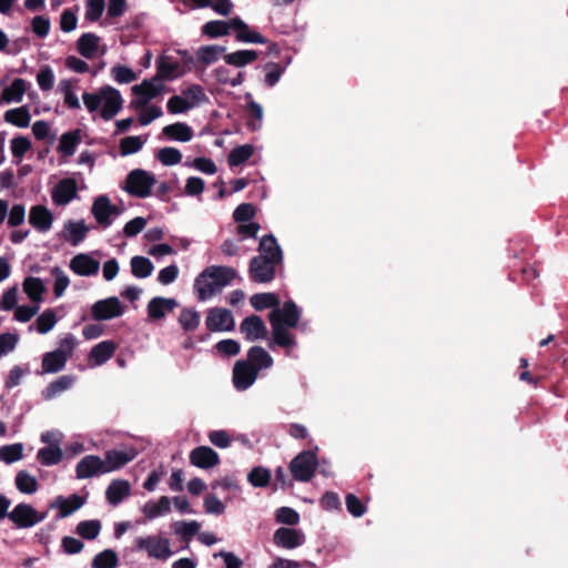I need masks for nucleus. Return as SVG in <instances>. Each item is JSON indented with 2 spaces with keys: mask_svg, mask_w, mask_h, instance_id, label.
Returning <instances> with one entry per match:
<instances>
[{
  "mask_svg": "<svg viewBox=\"0 0 568 568\" xmlns=\"http://www.w3.org/2000/svg\"><path fill=\"white\" fill-rule=\"evenodd\" d=\"M100 37L93 32L83 33L77 41V50L85 59L95 57L99 50Z\"/></svg>",
  "mask_w": 568,
  "mask_h": 568,
  "instance_id": "35",
  "label": "nucleus"
},
{
  "mask_svg": "<svg viewBox=\"0 0 568 568\" xmlns=\"http://www.w3.org/2000/svg\"><path fill=\"white\" fill-rule=\"evenodd\" d=\"M258 373L245 359L235 362L232 372V383L237 392L247 390L257 379Z\"/></svg>",
  "mask_w": 568,
  "mask_h": 568,
  "instance_id": "8",
  "label": "nucleus"
},
{
  "mask_svg": "<svg viewBox=\"0 0 568 568\" xmlns=\"http://www.w3.org/2000/svg\"><path fill=\"white\" fill-rule=\"evenodd\" d=\"M33 516L34 507L27 503H20L10 511V521L17 529L32 528L34 527Z\"/></svg>",
  "mask_w": 568,
  "mask_h": 568,
  "instance_id": "23",
  "label": "nucleus"
},
{
  "mask_svg": "<svg viewBox=\"0 0 568 568\" xmlns=\"http://www.w3.org/2000/svg\"><path fill=\"white\" fill-rule=\"evenodd\" d=\"M254 153V148L252 144H243L234 148L229 156L227 162L231 168L239 166L245 162H247Z\"/></svg>",
  "mask_w": 568,
  "mask_h": 568,
  "instance_id": "51",
  "label": "nucleus"
},
{
  "mask_svg": "<svg viewBox=\"0 0 568 568\" xmlns=\"http://www.w3.org/2000/svg\"><path fill=\"white\" fill-rule=\"evenodd\" d=\"M271 480V473L263 466H255L247 475V481L256 488L266 487Z\"/></svg>",
  "mask_w": 568,
  "mask_h": 568,
  "instance_id": "55",
  "label": "nucleus"
},
{
  "mask_svg": "<svg viewBox=\"0 0 568 568\" xmlns=\"http://www.w3.org/2000/svg\"><path fill=\"white\" fill-rule=\"evenodd\" d=\"M155 65L156 75L153 78L159 79V82H162L163 80H175L183 75L180 74V63L173 61L170 57L160 55L155 61Z\"/></svg>",
  "mask_w": 568,
  "mask_h": 568,
  "instance_id": "27",
  "label": "nucleus"
},
{
  "mask_svg": "<svg viewBox=\"0 0 568 568\" xmlns=\"http://www.w3.org/2000/svg\"><path fill=\"white\" fill-rule=\"evenodd\" d=\"M251 305L255 311L266 308H276L280 306V298L275 293H256L250 298Z\"/></svg>",
  "mask_w": 568,
  "mask_h": 568,
  "instance_id": "47",
  "label": "nucleus"
},
{
  "mask_svg": "<svg viewBox=\"0 0 568 568\" xmlns=\"http://www.w3.org/2000/svg\"><path fill=\"white\" fill-rule=\"evenodd\" d=\"M302 315V310L292 300L285 301L283 306L273 310L268 320L271 325L281 324L285 327L294 328L297 326Z\"/></svg>",
  "mask_w": 568,
  "mask_h": 568,
  "instance_id": "6",
  "label": "nucleus"
},
{
  "mask_svg": "<svg viewBox=\"0 0 568 568\" xmlns=\"http://www.w3.org/2000/svg\"><path fill=\"white\" fill-rule=\"evenodd\" d=\"M245 361H247L257 373L262 369L271 368L274 364L270 353L258 345H254L247 351V358Z\"/></svg>",
  "mask_w": 568,
  "mask_h": 568,
  "instance_id": "30",
  "label": "nucleus"
},
{
  "mask_svg": "<svg viewBox=\"0 0 568 568\" xmlns=\"http://www.w3.org/2000/svg\"><path fill=\"white\" fill-rule=\"evenodd\" d=\"M102 529V524L99 519H89L80 521L75 527V534L85 540L95 539Z\"/></svg>",
  "mask_w": 568,
  "mask_h": 568,
  "instance_id": "48",
  "label": "nucleus"
},
{
  "mask_svg": "<svg viewBox=\"0 0 568 568\" xmlns=\"http://www.w3.org/2000/svg\"><path fill=\"white\" fill-rule=\"evenodd\" d=\"M124 307L118 296H110L97 301L91 306V314L94 321H110L123 315Z\"/></svg>",
  "mask_w": 568,
  "mask_h": 568,
  "instance_id": "7",
  "label": "nucleus"
},
{
  "mask_svg": "<svg viewBox=\"0 0 568 568\" xmlns=\"http://www.w3.org/2000/svg\"><path fill=\"white\" fill-rule=\"evenodd\" d=\"M277 265L264 255L253 256L248 265L251 281L258 284L272 282L275 278Z\"/></svg>",
  "mask_w": 568,
  "mask_h": 568,
  "instance_id": "5",
  "label": "nucleus"
},
{
  "mask_svg": "<svg viewBox=\"0 0 568 568\" xmlns=\"http://www.w3.org/2000/svg\"><path fill=\"white\" fill-rule=\"evenodd\" d=\"M155 183L156 179L153 173L143 169H134L128 173L122 189L132 196L146 199L152 194Z\"/></svg>",
  "mask_w": 568,
  "mask_h": 568,
  "instance_id": "2",
  "label": "nucleus"
},
{
  "mask_svg": "<svg viewBox=\"0 0 568 568\" xmlns=\"http://www.w3.org/2000/svg\"><path fill=\"white\" fill-rule=\"evenodd\" d=\"M78 195L77 181L72 178L60 180L51 192L55 205H67Z\"/></svg>",
  "mask_w": 568,
  "mask_h": 568,
  "instance_id": "18",
  "label": "nucleus"
},
{
  "mask_svg": "<svg viewBox=\"0 0 568 568\" xmlns=\"http://www.w3.org/2000/svg\"><path fill=\"white\" fill-rule=\"evenodd\" d=\"M89 226L85 224L84 220L73 221L69 220L64 223L63 230L61 232V237L70 243L72 246H78L82 243L89 232Z\"/></svg>",
  "mask_w": 568,
  "mask_h": 568,
  "instance_id": "20",
  "label": "nucleus"
},
{
  "mask_svg": "<svg viewBox=\"0 0 568 568\" xmlns=\"http://www.w3.org/2000/svg\"><path fill=\"white\" fill-rule=\"evenodd\" d=\"M74 382V377L71 375H62L55 381L51 382L43 390L42 397L45 400L54 398L58 394L69 389Z\"/></svg>",
  "mask_w": 568,
  "mask_h": 568,
  "instance_id": "42",
  "label": "nucleus"
},
{
  "mask_svg": "<svg viewBox=\"0 0 568 568\" xmlns=\"http://www.w3.org/2000/svg\"><path fill=\"white\" fill-rule=\"evenodd\" d=\"M111 74L115 82L128 84L136 80V73L129 67L116 64L111 69Z\"/></svg>",
  "mask_w": 568,
  "mask_h": 568,
  "instance_id": "63",
  "label": "nucleus"
},
{
  "mask_svg": "<svg viewBox=\"0 0 568 568\" xmlns=\"http://www.w3.org/2000/svg\"><path fill=\"white\" fill-rule=\"evenodd\" d=\"M29 83L22 78H16L0 94V103H19L22 101Z\"/></svg>",
  "mask_w": 568,
  "mask_h": 568,
  "instance_id": "33",
  "label": "nucleus"
},
{
  "mask_svg": "<svg viewBox=\"0 0 568 568\" xmlns=\"http://www.w3.org/2000/svg\"><path fill=\"white\" fill-rule=\"evenodd\" d=\"M31 141L24 135H18L11 140L10 150L16 162L22 161L24 154L30 150Z\"/></svg>",
  "mask_w": 568,
  "mask_h": 568,
  "instance_id": "59",
  "label": "nucleus"
},
{
  "mask_svg": "<svg viewBox=\"0 0 568 568\" xmlns=\"http://www.w3.org/2000/svg\"><path fill=\"white\" fill-rule=\"evenodd\" d=\"M287 328L288 327H285L281 324L272 325L273 342L275 345L283 348L296 347L297 341L295 336L288 332Z\"/></svg>",
  "mask_w": 568,
  "mask_h": 568,
  "instance_id": "43",
  "label": "nucleus"
},
{
  "mask_svg": "<svg viewBox=\"0 0 568 568\" xmlns=\"http://www.w3.org/2000/svg\"><path fill=\"white\" fill-rule=\"evenodd\" d=\"M201 524L196 520L185 521L178 520L172 524L173 532L185 542H190L200 531Z\"/></svg>",
  "mask_w": 568,
  "mask_h": 568,
  "instance_id": "40",
  "label": "nucleus"
},
{
  "mask_svg": "<svg viewBox=\"0 0 568 568\" xmlns=\"http://www.w3.org/2000/svg\"><path fill=\"white\" fill-rule=\"evenodd\" d=\"M23 293L34 304L40 305L43 302L45 284L40 277L27 276L22 282Z\"/></svg>",
  "mask_w": 568,
  "mask_h": 568,
  "instance_id": "34",
  "label": "nucleus"
},
{
  "mask_svg": "<svg viewBox=\"0 0 568 568\" xmlns=\"http://www.w3.org/2000/svg\"><path fill=\"white\" fill-rule=\"evenodd\" d=\"M37 459L42 466L58 465L63 459L60 440L53 439V444L40 448L37 453Z\"/></svg>",
  "mask_w": 568,
  "mask_h": 568,
  "instance_id": "31",
  "label": "nucleus"
},
{
  "mask_svg": "<svg viewBox=\"0 0 568 568\" xmlns=\"http://www.w3.org/2000/svg\"><path fill=\"white\" fill-rule=\"evenodd\" d=\"M135 549L144 550L150 558L158 560H166L174 554L170 548V540L159 536L138 537Z\"/></svg>",
  "mask_w": 568,
  "mask_h": 568,
  "instance_id": "4",
  "label": "nucleus"
},
{
  "mask_svg": "<svg viewBox=\"0 0 568 568\" xmlns=\"http://www.w3.org/2000/svg\"><path fill=\"white\" fill-rule=\"evenodd\" d=\"M131 491V485L125 479H114L110 483L105 491L108 503L114 507L120 505Z\"/></svg>",
  "mask_w": 568,
  "mask_h": 568,
  "instance_id": "28",
  "label": "nucleus"
},
{
  "mask_svg": "<svg viewBox=\"0 0 568 568\" xmlns=\"http://www.w3.org/2000/svg\"><path fill=\"white\" fill-rule=\"evenodd\" d=\"M148 141V136L130 135L125 136L120 141V154L128 156L138 153L142 150L143 145Z\"/></svg>",
  "mask_w": 568,
  "mask_h": 568,
  "instance_id": "50",
  "label": "nucleus"
},
{
  "mask_svg": "<svg viewBox=\"0 0 568 568\" xmlns=\"http://www.w3.org/2000/svg\"><path fill=\"white\" fill-rule=\"evenodd\" d=\"M237 272L231 266L211 265L194 280L193 288L200 302L211 300L219 290L232 283Z\"/></svg>",
  "mask_w": 568,
  "mask_h": 568,
  "instance_id": "1",
  "label": "nucleus"
},
{
  "mask_svg": "<svg viewBox=\"0 0 568 568\" xmlns=\"http://www.w3.org/2000/svg\"><path fill=\"white\" fill-rule=\"evenodd\" d=\"M154 270L152 261L145 256L135 255L131 258V272L136 278L149 277Z\"/></svg>",
  "mask_w": 568,
  "mask_h": 568,
  "instance_id": "46",
  "label": "nucleus"
},
{
  "mask_svg": "<svg viewBox=\"0 0 568 568\" xmlns=\"http://www.w3.org/2000/svg\"><path fill=\"white\" fill-rule=\"evenodd\" d=\"M139 452L135 447L129 446L125 449H111L105 453V469L106 473L118 470L132 462Z\"/></svg>",
  "mask_w": 568,
  "mask_h": 568,
  "instance_id": "16",
  "label": "nucleus"
},
{
  "mask_svg": "<svg viewBox=\"0 0 568 568\" xmlns=\"http://www.w3.org/2000/svg\"><path fill=\"white\" fill-rule=\"evenodd\" d=\"M318 466V458L313 450H303L290 463V470L295 480L306 483L312 479Z\"/></svg>",
  "mask_w": 568,
  "mask_h": 568,
  "instance_id": "3",
  "label": "nucleus"
},
{
  "mask_svg": "<svg viewBox=\"0 0 568 568\" xmlns=\"http://www.w3.org/2000/svg\"><path fill=\"white\" fill-rule=\"evenodd\" d=\"M205 326L210 332H231L235 327V320L230 310L213 307L207 312Z\"/></svg>",
  "mask_w": 568,
  "mask_h": 568,
  "instance_id": "9",
  "label": "nucleus"
},
{
  "mask_svg": "<svg viewBox=\"0 0 568 568\" xmlns=\"http://www.w3.org/2000/svg\"><path fill=\"white\" fill-rule=\"evenodd\" d=\"M52 212L44 205H34L29 211V223L39 232H48L53 223Z\"/></svg>",
  "mask_w": 568,
  "mask_h": 568,
  "instance_id": "26",
  "label": "nucleus"
},
{
  "mask_svg": "<svg viewBox=\"0 0 568 568\" xmlns=\"http://www.w3.org/2000/svg\"><path fill=\"white\" fill-rule=\"evenodd\" d=\"M87 503V497L72 494L69 497L62 495L57 496L49 505L51 509H58L55 520H60L71 516Z\"/></svg>",
  "mask_w": 568,
  "mask_h": 568,
  "instance_id": "11",
  "label": "nucleus"
},
{
  "mask_svg": "<svg viewBox=\"0 0 568 568\" xmlns=\"http://www.w3.org/2000/svg\"><path fill=\"white\" fill-rule=\"evenodd\" d=\"M240 332L244 335L245 341L254 342L266 337L267 327L261 316L252 314L241 322Z\"/></svg>",
  "mask_w": 568,
  "mask_h": 568,
  "instance_id": "14",
  "label": "nucleus"
},
{
  "mask_svg": "<svg viewBox=\"0 0 568 568\" xmlns=\"http://www.w3.org/2000/svg\"><path fill=\"white\" fill-rule=\"evenodd\" d=\"M164 90V84L159 79H144L140 84L131 88L132 94L136 98V106L141 108Z\"/></svg>",
  "mask_w": 568,
  "mask_h": 568,
  "instance_id": "13",
  "label": "nucleus"
},
{
  "mask_svg": "<svg viewBox=\"0 0 568 568\" xmlns=\"http://www.w3.org/2000/svg\"><path fill=\"white\" fill-rule=\"evenodd\" d=\"M306 537L301 529L280 527L274 531L273 542L283 549H295L305 544Z\"/></svg>",
  "mask_w": 568,
  "mask_h": 568,
  "instance_id": "12",
  "label": "nucleus"
},
{
  "mask_svg": "<svg viewBox=\"0 0 568 568\" xmlns=\"http://www.w3.org/2000/svg\"><path fill=\"white\" fill-rule=\"evenodd\" d=\"M275 519L277 523L295 526L300 523L301 517L294 508L283 506L276 509Z\"/></svg>",
  "mask_w": 568,
  "mask_h": 568,
  "instance_id": "64",
  "label": "nucleus"
},
{
  "mask_svg": "<svg viewBox=\"0 0 568 568\" xmlns=\"http://www.w3.org/2000/svg\"><path fill=\"white\" fill-rule=\"evenodd\" d=\"M226 51V48L217 44L201 45L196 50V59L204 65H210L216 62L221 55Z\"/></svg>",
  "mask_w": 568,
  "mask_h": 568,
  "instance_id": "41",
  "label": "nucleus"
},
{
  "mask_svg": "<svg viewBox=\"0 0 568 568\" xmlns=\"http://www.w3.org/2000/svg\"><path fill=\"white\" fill-rule=\"evenodd\" d=\"M258 255L268 257L271 262L282 264L284 260L283 250L273 233L263 235L257 247Z\"/></svg>",
  "mask_w": 568,
  "mask_h": 568,
  "instance_id": "24",
  "label": "nucleus"
},
{
  "mask_svg": "<svg viewBox=\"0 0 568 568\" xmlns=\"http://www.w3.org/2000/svg\"><path fill=\"white\" fill-rule=\"evenodd\" d=\"M171 511V500L166 496L160 497L158 503L148 501L143 508L142 513L149 520H153L158 517L164 516Z\"/></svg>",
  "mask_w": 568,
  "mask_h": 568,
  "instance_id": "39",
  "label": "nucleus"
},
{
  "mask_svg": "<svg viewBox=\"0 0 568 568\" xmlns=\"http://www.w3.org/2000/svg\"><path fill=\"white\" fill-rule=\"evenodd\" d=\"M115 348L116 345L113 341L100 342L91 348L89 359L93 366H101L114 355Z\"/></svg>",
  "mask_w": 568,
  "mask_h": 568,
  "instance_id": "32",
  "label": "nucleus"
},
{
  "mask_svg": "<svg viewBox=\"0 0 568 568\" xmlns=\"http://www.w3.org/2000/svg\"><path fill=\"white\" fill-rule=\"evenodd\" d=\"M182 153L173 146H165L158 151L156 159L165 166L176 165L182 161Z\"/></svg>",
  "mask_w": 568,
  "mask_h": 568,
  "instance_id": "58",
  "label": "nucleus"
},
{
  "mask_svg": "<svg viewBox=\"0 0 568 568\" xmlns=\"http://www.w3.org/2000/svg\"><path fill=\"white\" fill-rule=\"evenodd\" d=\"M4 121L18 128H28L31 121V114L26 105L10 109L4 113Z\"/></svg>",
  "mask_w": 568,
  "mask_h": 568,
  "instance_id": "44",
  "label": "nucleus"
},
{
  "mask_svg": "<svg viewBox=\"0 0 568 568\" xmlns=\"http://www.w3.org/2000/svg\"><path fill=\"white\" fill-rule=\"evenodd\" d=\"M81 143V131L79 129L64 132L60 136L58 152L63 156H72Z\"/></svg>",
  "mask_w": 568,
  "mask_h": 568,
  "instance_id": "37",
  "label": "nucleus"
},
{
  "mask_svg": "<svg viewBox=\"0 0 568 568\" xmlns=\"http://www.w3.org/2000/svg\"><path fill=\"white\" fill-rule=\"evenodd\" d=\"M23 457V444L14 443L0 447V460L11 465Z\"/></svg>",
  "mask_w": 568,
  "mask_h": 568,
  "instance_id": "53",
  "label": "nucleus"
},
{
  "mask_svg": "<svg viewBox=\"0 0 568 568\" xmlns=\"http://www.w3.org/2000/svg\"><path fill=\"white\" fill-rule=\"evenodd\" d=\"M68 358L61 351L47 352L42 356V369L38 374H55L67 365Z\"/></svg>",
  "mask_w": 568,
  "mask_h": 568,
  "instance_id": "29",
  "label": "nucleus"
},
{
  "mask_svg": "<svg viewBox=\"0 0 568 568\" xmlns=\"http://www.w3.org/2000/svg\"><path fill=\"white\" fill-rule=\"evenodd\" d=\"M105 0H87L84 18L89 22H97L103 14Z\"/></svg>",
  "mask_w": 568,
  "mask_h": 568,
  "instance_id": "62",
  "label": "nucleus"
},
{
  "mask_svg": "<svg viewBox=\"0 0 568 568\" xmlns=\"http://www.w3.org/2000/svg\"><path fill=\"white\" fill-rule=\"evenodd\" d=\"M214 349L222 357H233L240 354L241 344L233 338H225L214 345Z\"/></svg>",
  "mask_w": 568,
  "mask_h": 568,
  "instance_id": "60",
  "label": "nucleus"
},
{
  "mask_svg": "<svg viewBox=\"0 0 568 568\" xmlns=\"http://www.w3.org/2000/svg\"><path fill=\"white\" fill-rule=\"evenodd\" d=\"M258 58V52L252 49L237 50L224 55V61L229 65L244 68L253 63Z\"/></svg>",
  "mask_w": 568,
  "mask_h": 568,
  "instance_id": "38",
  "label": "nucleus"
},
{
  "mask_svg": "<svg viewBox=\"0 0 568 568\" xmlns=\"http://www.w3.org/2000/svg\"><path fill=\"white\" fill-rule=\"evenodd\" d=\"M119 562L116 552L113 549H104L95 555L92 560V568H114Z\"/></svg>",
  "mask_w": 568,
  "mask_h": 568,
  "instance_id": "56",
  "label": "nucleus"
},
{
  "mask_svg": "<svg viewBox=\"0 0 568 568\" xmlns=\"http://www.w3.org/2000/svg\"><path fill=\"white\" fill-rule=\"evenodd\" d=\"M100 92L103 100L101 118L104 121H110L121 111L123 106L121 92L111 85L102 87Z\"/></svg>",
  "mask_w": 568,
  "mask_h": 568,
  "instance_id": "10",
  "label": "nucleus"
},
{
  "mask_svg": "<svg viewBox=\"0 0 568 568\" xmlns=\"http://www.w3.org/2000/svg\"><path fill=\"white\" fill-rule=\"evenodd\" d=\"M194 108V103H191L185 97L182 95H172L166 103V109L171 114H180L184 113Z\"/></svg>",
  "mask_w": 568,
  "mask_h": 568,
  "instance_id": "61",
  "label": "nucleus"
},
{
  "mask_svg": "<svg viewBox=\"0 0 568 568\" xmlns=\"http://www.w3.org/2000/svg\"><path fill=\"white\" fill-rule=\"evenodd\" d=\"M57 321L55 312L52 308H48L36 320V328L39 334H47L54 327Z\"/></svg>",
  "mask_w": 568,
  "mask_h": 568,
  "instance_id": "57",
  "label": "nucleus"
},
{
  "mask_svg": "<svg viewBox=\"0 0 568 568\" xmlns=\"http://www.w3.org/2000/svg\"><path fill=\"white\" fill-rule=\"evenodd\" d=\"M201 321V315L195 308H183L179 316V323L185 332L195 331Z\"/></svg>",
  "mask_w": 568,
  "mask_h": 568,
  "instance_id": "54",
  "label": "nucleus"
},
{
  "mask_svg": "<svg viewBox=\"0 0 568 568\" xmlns=\"http://www.w3.org/2000/svg\"><path fill=\"white\" fill-rule=\"evenodd\" d=\"M190 463L197 468L209 469L220 463V456L209 446H199L190 453Z\"/></svg>",
  "mask_w": 568,
  "mask_h": 568,
  "instance_id": "19",
  "label": "nucleus"
},
{
  "mask_svg": "<svg viewBox=\"0 0 568 568\" xmlns=\"http://www.w3.org/2000/svg\"><path fill=\"white\" fill-rule=\"evenodd\" d=\"M178 305V301L173 297H153L146 306L148 316L152 321L162 320L166 313L172 312Z\"/></svg>",
  "mask_w": 568,
  "mask_h": 568,
  "instance_id": "22",
  "label": "nucleus"
},
{
  "mask_svg": "<svg viewBox=\"0 0 568 568\" xmlns=\"http://www.w3.org/2000/svg\"><path fill=\"white\" fill-rule=\"evenodd\" d=\"M232 30L235 31V40L241 43L265 44L267 39L256 30H253L240 17L231 18Z\"/></svg>",
  "mask_w": 568,
  "mask_h": 568,
  "instance_id": "15",
  "label": "nucleus"
},
{
  "mask_svg": "<svg viewBox=\"0 0 568 568\" xmlns=\"http://www.w3.org/2000/svg\"><path fill=\"white\" fill-rule=\"evenodd\" d=\"M71 271L80 276H92L99 272L100 263L85 253H79L70 261Z\"/></svg>",
  "mask_w": 568,
  "mask_h": 568,
  "instance_id": "25",
  "label": "nucleus"
},
{
  "mask_svg": "<svg viewBox=\"0 0 568 568\" xmlns=\"http://www.w3.org/2000/svg\"><path fill=\"white\" fill-rule=\"evenodd\" d=\"M231 29V19L229 21L212 20L202 27V33L211 39H216L230 34Z\"/></svg>",
  "mask_w": 568,
  "mask_h": 568,
  "instance_id": "49",
  "label": "nucleus"
},
{
  "mask_svg": "<svg viewBox=\"0 0 568 568\" xmlns=\"http://www.w3.org/2000/svg\"><path fill=\"white\" fill-rule=\"evenodd\" d=\"M100 474H106V469L104 460L97 455H87L77 464L78 479H87Z\"/></svg>",
  "mask_w": 568,
  "mask_h": 568,
  "instance_id": "17",
  "label": "nucleus"
},
{
  "mask_svg": "<svg viewBox=\"0 0 568 568\" xmlns=\"http://www.w3.org/2000/svg\"><path fill=\"white\" fill-rule=\"evenodd\" d=\"M285 69H286L285 65H281L276 62H267L264 65V70H265V75L263 79L264 85L267 88L275 87L280 82L282 75L284 74Z\"/></svg>",
  "mask_w": 568,
  "mask_h": 568,
  "instance_id": "52",
  "label": "nucleus"
},
{
  "mask_svg": "<svg viewBox=\"0 0 568 568\" xmlns=\"http://www.w3.org/2000/svg\"><path fill=\"white\" fill-rule=\"evenodd\" d=\"M17 489L21 494L32 495L38 490V480L27 470H19L14 478Z\"/></svg>",
  "mask_w": 568,
  "mask_h": 568,
  "instance_id": "45",
  "label": "nucleus"
},
{
  "mask_svg": "<svg viewBox=\"0 0 568 568\" xmlns=\"http://www.w3.org/2000/svg\"><path fill=\"white\" fill-rule=\"evenodd\" d=\"M91 213L98 224H100L103 229H108L112 225V204L108 195L103 194L94 200Z\"/></svg>",
  "mask_w": 568,
  "mask_h": 568,
  "instance_id": "21",
  "label": "nucleus"
},
{
  "mask_svg": "<svg viewBox=\"0 0 568 568\" xmlns=\"http://www.w3.org/2000/svg\"><path fill=\"white\" fill-rule=\"evenodd\" d=\"M162 134L168 136L171 141L185 143L192 140L193 130L184 122H175L173 124L165 125L162 129Z\"/></svg>",
  "mask_w": 568,
  "mask_h": 568,
  "instance_id": "36",
  "label": "nucleus"
}]
</instances>
